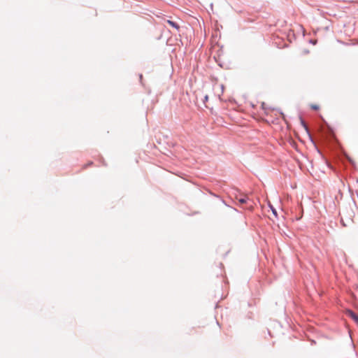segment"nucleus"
I'll list each match as a JSON object with an SVG mask.
<instances>
[{
	"mask_svg": "<svg viewBox=\"0 0 358 358\" xmlns=\"http://www.w3.org/2000/svg\"><path fill=\"white\" fill-rule=\"evenodd\" d=\"M270 207H271V210H272L273 213L275 215H277V212H276L275 209L273 206H270Z\"/></svg>",
	"mask_w": 358,
	"mask_h": 358,
	"instance_id": "39448f33",
	"label": "nucleus"
},
{
	"mask_svg": "<svg viewBox=\"0 0 358 358\" xmlns=\"http://www.w3.org/2000/svg\"><path fill=\"white\" fill-rule=\"evenodd\" d=\"M93 163L92 162H89L88 164H85L83 167V169H86L87 166H91Z\"/></svg>",
	"mask_w": 358,
	"mask_h": 358,
	"instance_id": "0eeeda50",
	"label": "nucleus"
},
{
	"mask_svg": "<svg viewBox=\"0 0 358 358\" xmlns=\"http://www.w3.org/2000/svg\"><path fill=\"white\" fill-rule=\"evenodd\" d=\"M247 197L241 198L238 199L239 203H245L247 201Z\"/></svg>",
	"mask_w": 358,
	"mask_h": 358,
	"instance_id": "20e7f679",
	"label": "nucleus"
},
{
	"mask_svg": "<svg viewBox=\"0 0 358 358\" xmlns=\"http://www.w3.org/2000/svg\"><path fill=\"white\" fill-rule=\"evenodd\" d=\"M311 108L314 110H317L319 108V106L317 105H312Z\"/></svg>",
	"mask_w": 358,
	"mask_h": 358,
	"instance_id": "423d86ee",
	"label": "nucleus"
},
{
	"mask_svg": "<svg viewBox=\"0 0 358 358\" xmlns=\"http://www.w3.org/2000/svg\"><path fill=\"white\" fill-rule=\"evenodd\" d=\"M166 22L171 26L173 28H174L176 31H179L180 26L175 22L168 20Z\"/></svg>",
	"mask_w": 358,
	"mask_h": 358,
	"instance_id": "f03ea898",
	"label": "nucleus"
},
{
	"mask_svg": "<svg viewBox=\"0 0 358 358\" xmlns=\"http://www.w3.org/2000/svg\"><path fill=\"white\" fill-rule=\"evenodd\" d=\"M348 315L358 324V315L351 310L348 311Z\"/></svg>",
	"mask_w": 358,
	"mask_h": 358,
	"instance_id": "7ed1b4c3",
	"label": "nucleus"
},
{
	"mask_svg": "<svg viewBox=\"0 0 358 358\" xmlns=\"http://www.w3.org/2000/svg\"><path fill=\"white\" fill-rule=\"evenodd\" d=\"M204 99H205V101H208V95H206L205 97H204Z\"/></svg>",
	"mask_w": 358,
	"mask_h": 358,
	"instance_id": "6e6552de",
	"label": "nucleus"
},
{
	"mask_svg": "<svg viewBox=\"0 0 358 358\" xmlns=\"http://www.w3.org/2000/svg\"><path fill=\"white\" fill-rule=\"evenodd\" d=\"M224 87L222 84L215 83L213 86V90L214 92V95L220 98L224 92Z\"/></svg>",
	"mask_w": 358,
	"mask_h": 358,
	"instance_id": "f257e3e1",
	"label": "nucleus"
}]
</instances>
